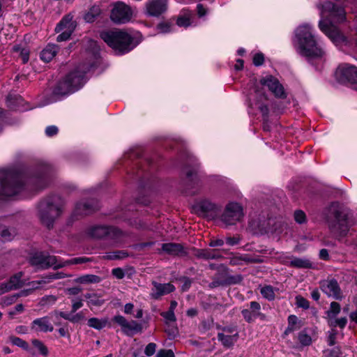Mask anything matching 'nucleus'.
Wrapping results in <instances>:
<instances>
[{
  "label": "nucleus",
  "mask_w": 357,
  "mask_h": 357,
  "mask_svg": "<svg viewBox=\"0 0 357 357\" xmlns=\"http://www.w3.org/2000/svg\"><path fill=\"white\" fill-rule=\"evenodd\" d=\"M317 8L320 10V30L335 44L344 41V37L333 22L340 23L345 20L344 9L331 1H327L324 5H318Z\"/></svg>",
  "instance_id": "nucleus-1"
},
{
  "label": "nucleus",
  "mask_w": 357,
  "mask_h": 357,
  "mask_svg": "<svg viewBox=\"0 0 357 357\" xmlns=\"http://www.w3.org/2000/svg\"><path fill=\"white\" fill-rule=\"evenodd\" d=\"M294 44L297 52L309 58H321L325 54L324 48L315 40L312 26L308 24L298 26L295 30Z\"/></svg>",
  "instance_id": "nucleus-2"
},
{
  "label": "nucleus",
  "mask_w": 357,
  "mask_h": 357,
  "mask_svg": "<svg viewBox=\"0 0 357 357\" xmlns=\"http://www.w3.org/2000/svg\"><path fill=\"white\" fill-rule=\"evenodd\" d=\"M326 220L330 230L344 236L352 222V213L349 208L339 202H333L324 211Z\"/></svg>",
  "instance_id": "nucleus-3"
},
{
  "label": "nucleus",
  "mask_w": 357,
  "mask_h": 357,
  "mask_svg": "<svg viewBox=\"0 0 357 357\" xmlns=\"http://www.w3.org/2000/svg\"><path fill=\"white\" fill-rule=\"evenodd\" d=\"M63 199L58 195L47 197L38 205V217L41 223L48 228L52 227L54 220L62 213Z\"/></svg>",
  "instance_id": "nucleus-4"
},
{
  "label": "nucleus",
  "mask_w": 357,
  "mask_h": 357,
  "mask_svg": "<svg viewBox=\"0 0 357 357\" xmlns=\"http://www.w3.org/2000/svg\"><path fill=\"white\" fill-rule=\"evenodd\" d=\"M100 38L118 54L127 53L135 46L133 38L124 31H103Z\"/></svg>",
  "instance_id": "nucleus-5"
},
{
  "label": "nucleus",
  "mask_w": 357,
  "mask_h": 357,
  "mask_svg": "<svg viewBox=\"0 0 357 357\" xmlns=\"http://www.w3.org/2000/svg\"><path fill=\"white\" fill-rule=\"evenodd\" d=\"M23 189L21 176L10 171L0 170V199L15 196Z\"/></svg>",
  "instance_id": "nucleus-6"
},
{
  "label": "nucleus",
  "mask_w": 357,
  "mask_h": 357,
  "mask_svg": "<svg viewBox=\"0 0 357 357\" xmlns=\"http://www.w3.org/2000/svg\"><path fill=\"white\" fill-rule=\"evenodd\" d=\"M132 15L130 6L122 1H117L114 3L110 18L116 24H126L131 20Z\"/></svg>",
  "instance_id": "nucleus-7"
},
{
  "label": "nucleus",
  "mask_w": 357,
  "mask_h": 357,
  "mask_svg": "<svg viewBox=\"0 0 357 357\" xmlns=\"http://www.w3.org/2000/svg\"><path fill=\"white\" fill-rule=\"evenodd\" d=\"M243 216L242 206L238 203L231 202L227 205L221 216V221L225 226L234 225L240 221Z\"/></svg>",
  "instance_id": "nucleus-8"
},
{
  "label": "nucleus",
  "mask_w": 357,
  "mask_h": 357,
  "mask_svg": "<svg viewBox=\"0 0 357 357\" xmlns=\"http://www.w3.org/2000/svg\"><path fill=\"white\" fill-rule=\"evenodd\" d=\"M30 264L36 269H47L53 267L54 269L64 266L63 264H58L56 257L36 254L29 259Z\"/></svg>",
  "instance_id": "nucleus-9"
},
{
  "label": "nucleus",
  "mask_w": 357,
  "mask_h": 357,
  "mask_svg": "<svg viewBox=\"0 0 357 357\" xmlns=\"http://www.w3.org/2000/svg\"><path fill=\"white\" fill-rule=\"evenodd\" d=\"M335 75L340 82L357 83V67L354 66L341 64L337 68Z\"/></svg>",
  "instance_id": "nucleus-10"
},
{
  "label": "nucleus",
  "mask_w": 357,
  "mask_h": 357,
  "mask_svg": "<svg viewBox=\"0 0 357 357\" xmlns=\"http://www.w3.org/2000/svg\"><path fill=\"white\" fill-rule=\"evenodd\" d=\"M74 28L75 25L73 17L70 15L65 16L55 28L56 33L61 32L57 36V41L61 42L67 40L70 38Z\"/></svg>",
  "instance_id": "nucleus-11"
},
{
  "label": "nucleus",
  "mask_w": 357,
  "mask_h": 357,
  "mask_svg": "<svg viewBox=\"0 0 357 357\" xmlns=\"http://www.w3.org/2000/svg\"><path fill=\"white\" fill-rule=\"evenodd\" d=\"M168 0H148L145 3V13L151 17H159L167 10Z\"/></svg>",
  "instance_id": "nucleus-12"
},
{
  "label": "nucleus",
  "mask_w": 357,
  "mask_h": 357,
  "mask_svg": "<svg viewBox=\"0 0 357 357\" xmlns=\"http://www.w3.org/2000/svg\"><path fill=\"white\" fill-rule=\"evenodd\" d=\"M260 83L261 85L268 87L276 98H286L284 87L277 78L271 75L266 76L260 80Z\"/></svg>",
  "instance_id": "nucleus-13"
},
{
  "label": "nucleus",
  "mask_w": 357,
  "mask_h": 357,
  "mask_svg": "<svg viewBox=\"0 0 357 357\" xmlns=\"http://www.w3.org/2000/svg\"><path fill=\"white\" fill-rule=\"evenodd\" d=\"M248 306V308L241 311V314L247 322H253L257 318H259L262 321L266 320V317L261 312V306L258 302L252 301Z\"/></svg>",
  "instance_id": "nucleus-14"
},
{
  "label": "nucleus",
  "mask_w": 357,
  "mask_h": 357,
  "mask_svg": "<svg viewBox=\"0 0 357 357\" xmlns=\"http://www.w3.org/2000/svg\"><path fill=\"white\" fill-rule=\"evenodd\" d=\"M113 320L121 327L123 333L128 335H132L135 333L142 331V324L135 321H128L121 315L115 316Z\"/></svg>",
  "instance_id": "nucleus-15"
},
{
  "label": "nucleus",
  "mask_w": 357,
  "mask_h": 357,
  "mask_svg": "<svg viewBox=\"0 0 357 357\" xmlns=\"http://www.w3.org/2000/svg\"><path fill=\"white\" fill-rule=\"evenodd\" d=\"M69 79L70 84L65 89H61V86L57 89V92L59 93H72L79 89H80L84 84V77L83 75L78 74L77 72L70 73L67 76Z\"/></svg>",
  "instance_id": "nucleus-16"
},
{
  "label": "nucleus",
  "mask_w": 357,
  "mask_h": 357,
  "mask_svg": "<svg viewBox=\"0 0 357 357\" xmlns=\"http://www.w3.org/2000/svg\"><path fill=\"white\" fill-rule=\"evenodd\" d=\"M120 233L116 228L102 225L91 227L88 231V234L93 238H102L107 236H116Z\"/></svg>",
  "instance_id": "nucleus-17"
},
{
  "label": "nucleus",
  "mask_w": 357,
  "mask_h": 357,
  "mask_svg": "<svg viewBox=\"0 0 357 357\" xmlns=\"http://www.w3.org/2000/svg\"><path fill=\"white\" fill-rule=\"evenodd\" d=\"M194 209L200 216L213 218L216 215L218 207L208 200H202L195 205Z\"/></svg>",
  "instance_id": "nucleus-18"
},
{
  "label": "nucleus",
  "mask_w": 357,
  "mask_h": 357,
  "mask_svg": "<svg viewBox=\"0 0 357 357\" xmlns=\"http://www.w3.org/2000/svg\"><path fill=\"white\" fill-rule=\"evenodd\" d=\"M322 291L329 297L335 299L342 298V292L337 282L334 280H326L321 282L320 285Z\"/></svg>",
  "instance_id": "nucleus-19"
},
{
  "label": "nucleus",
  "mask_w": 357,
  "mask_h": 357,
  "mask_svg": "<svg viewBox=\"0 0 357 357\" xmlns=\"http://www.w3.org/2000/svg\"><path fill=\"white\" fill-rule=\"evenodd\" d=\"M283 264L297 268H311L312 264L306 258H298L291 256H285L282 258Z\"/></svg>",
  "instance_id": "nucleus-20"
},
{
  "label": "nucleus",
  "mask_w": 357,
  "mask_h": 357,
  "mask_svg": "<svg viewBox=\"0 0 357 357\" xmlns=\"http://www.w3.org/2000/svg\"><path fill=\"white\" fill-rule=\"evenodd\" d=\"M31 329L37 332H52L54 330L48 316L34 319L31 323Z\"/></svg>",
  "instance_id": "nucleus-21"
},
{
  "label": "nucleus",
  "mask_w": 357,
  "mask_h": 357,
  "mask_svg": "<svg viewBox=\"0 0 357 357\" xmlns=\"http://www.w3.org/2000/svg\"><path fill=\"white\" fill-rule=\"evenodd\" d=\"M86 310H82L79 312H70L69 313L65 312H54L55 316H60L66 320H68L73 324H78L86 320Z\"/></svg>",
  "instance_id": "nucleus-22"
},
{
  "label": "nucleus",
  "mask_w": 357,
  "mask_h": 357,
  "mask_svg": "<svg viewBox=\"0 0 357 357\" xmlns=\"http://www.w3.org/2000/svg\"><path fill=\"white\" fill-rule=\"evenodd\" d=\"M162 250L166 254L173 256H185L187 255L186 249L179 243H163L162 245Z\"/></svg>",
  "instance_id": "nucleus-23"
},
{
  "label": "nucleus",
  "mask_w": 357,
  "mask_h": 357,
  "mask_svg": "<svg viewBox=\"0 0 357 357\" xmlns=\"http://www.w3.org/2000/svg\"><path fill=\"white\" fill-rule=\"evenodd\" d=\"M66 275L62 272H58L54 273H49L45 276H43L40 280L36 281H32L30 284L33 289H38L40 286L48 284L52 282L54 280H58L64 278Z\"/></svg>",
  "instance_id": "nucleus-24"
},
{
  "label": "nucleus",
  "mask_w": 357,
  "mask_h": 357,
  "mask_svg": "<svg viewBox=\"0 0 357 357\" xmlns=\"http://www.w3.org/2000/svg\"><path fill=\"white\" fill-rule=\"evenodd\" d=\"M153 284L154 286V291L152 293L151 296L155 299H158L162 295L171 293L175 289V287L171 283L160 284L154 282Z\"/></svg>",
  "instance_id": "nucleus-25"
},
{
  "label": "nucleus",
  "mask_w": 357,
  "mask_h": 357,
  "mask_svg": "<svg viewBox=\"0 0 357 357\" xmlns=\"http://www.w3.org/2000/svg\"><path fill=\"white\" fill-rule=\"evenodd\" d=\"M96 210L91 202L84 201L78 202L74 210V215L84 216L93 213Z\"/></svg>",
  "instance_id": "nucleus-26"
},
{
  "label": "nucleus",
  "mask_w": 357,
  "mask_h": 357,
  "mask_svg": "<svg viewBox=\"0 0 357 357\" xmlns=\"http://www.w3.org/2000/svg\"><path fill=\"white\" fill-rule=\"evenodd\" d=\"M58 50L57 45L49 44L40 52V59L45 62H49L56 56Z\"/></svg>",
  "instance_id": "nucleus-27"
},
{
  "label": "nucleus",
  "mask_w": 357,
  "mask_h": 357,
  "mask_svg": "<svg viewBox=\"0 0 357 357\" xmlns=\"http://www.w3.org/2000/svg\"><path fill=\"white\" fill-rule=\"evenodd\" d=\"M238 339V333L236 332L234 335H227L223 333L218 334V340L222 344L227 348L231 347Z\"/></svg>",
  "instance_id": "nucleus-28"
},
{
  "label": "nucleus",
  "mask_w": 357,
  "mask_h": 357,
  "mask_svg": "<svg viewBox=\"0 0 357 357\" xmlns=\"http://www.w3.org/2000/svg\"><path fill=\"white\" fill-rule=\"evenodd\" d=\"M108 324V319L107 318H102L99 319L97 317H92L88 319L87 325L90 328H93L96 330H102L105 328Z\"/></svg>",
  "instance_id": "nucleus-29"
},
{
  "label": "nucleus",
  "mask_w": 357,
  "mask_h": 357,
  "mask_svg": "<svg viewBox=\"0 0 357 357\" xmlns=\"http://www.w3.org/2000/svg\"><path fill=\"white\" fill-rule=\"evenodd\" d=\"M84 297L87 301V305L89 307L93 306L99 307L105 302L101 296L97 294H86Z\"/></svg>",
  "instance_id": "nucleus-30"
},
{
  "label": "nucleus",
  "mask_w": 357,
  "mask_h": 357,
  "mask_svg": "<svg viewBox=\"0 0 357 357\" xmlns=\"http://www.w3.org/2000/svg\"><path fill=\"white\" fill-rule=\"evenodd\" d=\"M192 14L188 10H183L177 19L176 24L179 26L188 27L191 24Z\"/></svg>",
  "instance_id": "nucleus-31"
},
{
  "label": "nucleus",
  "mask_w": 357,
  "mask_h": 357,
  "mask_svg": "<svg viewBox=\"0 0 357 357\" xmlns=\"http://www.w3.org/2000/svg\"><path fill=\"white\" fill-rule=\"evenodd\" d=\"M75 281L82 284L98 283L100 282V278L96 275L89 274L79 277Z\"/></svg>",
  "instance_id": "nucleus-32"
},
{
  "label": "nucleus",
  "mask_w": 357,
  "mask_h": 357,
  "mask_svg": "<svg viewBox=\"0 0 357 357\" xmlns=\"http://www.w3.org/2000/svg\"><path fill=\"white\" fill-rule=\"evenodd\" d=\"M128 256V254L125 250H116L106 253L104 258L109 260L122 259Z\"/></svg>",
  "instance_id": "nucleus-33"
},
{
  "label": "nucleus",
  "mask_w": 357,
  "mask_h": 357,
  "mask_svg": "<svg viewBox=\"0 0 357 357\" xmlns=\"http://www.w3.org/2000/svg\"><path fill=\"white\" fill-rule=\"evenodd\" d=\"M100 8L98 6H92L90 10L84 15V20L87 22H93L95 19L100 15Z\"/></svg>",
  "instance_id": "nucleus-34"
},
{
  "label": "nucleus",
  "mask_w": 357,
  "mask_h": 357,
  "mask_svg": "<svg viewBox=\"0 0 357 357\" xmlns=\"http://www.w3.org/2000/svg\"><path fill=\"white\" fill-rule=\"evenodd\" d=\"M260 293L264 298L268 301L274 300L275 296L273 287L270 285L261 288Z\"/></svg>",
  "instance_id": "nucleus-35"
},
{
  "label": "nucleus",
  "mask_w": 357,
  "mask_h": 357,
  "mask_svg": "<svg viewBox=\"0 0 357 357\" xmlns=\"http://www.w3.org/2000/svg\"><path fill=\"white\" fill-rule=\"evenodd\" d=\"M21 278L22 273H18L10 278L8 284L10 285L12 290L17 289L22 286V282L21 281Z\"/></svg>",
  "instance_id": "nucleus-36"
},
{
  "label": "nucleus",
  "mask_w": 357,
  "mask_h": 357,
  "mask_svg": "<svg viewBox=\"0 0 357 357\" xmlns=\"http://www.w3.org/2000/svg\"><path fill=\"white\" fill-rule=\"evenodd\" d=\"M31 343L34 347H36L39 353L44 356H47L48 355V349L47 347L39 340L33 339L31 340Z\"/></svg>",
  "instance_id": "nucleus-37"
},
{
  "label": "nucleus",
  "mask_w": 357,
  "mask_h": 357,
  "mask_svg": "<svg viewBox=\"0 0 357 357\" xmlns=\"http://www.w3.org/2000/svg\"><path fill=\"white\" fill-rule=\"evenodd\" d=\"M298 339L300 344L304 347L310 346L312 342L311 336L308 335L305 331L299 333Z\"/></svg>",
  "instance_id": "nucleus-38"
},
{
  "label": "nucleus",
  "mask_w": 357,
  "mask_h": 357,
  "mask_svg": "<svg viewBox=\"0 0 357 357\" xmlns=\"http://www.w3.org/2000/svg\"><path fill=\"white\" fill-rule=\"evenodd\" d=\"M172 24L168 22H162L159 23L156 26L158 33H168L172 31Z\"/></svg>",
  "instance_id": "nucleus-39"
},
{
  "label": "nucleus",
  "mask_w": 357,
  "mask_h": 357,
  "mask_svg": "<svg viewBox=\"0 0 357 357\" xmlns=\"http://www.w3.org/2000/svg\"><path fill=\"white\" fill-rule=\"evenodd\" d=\"M10 342L15 346H17L20 348H22L23 349L28 351L29 347L28 343L23 340L22 339L15 337V336H10L9 337Z\"/></svg>",
  "instance_id": "nucleus-40"
},
{
  "label": "nucleus",
  "mask_w": 357,
  "mask_h": 357,
  "mask_svg": "<svg viewBox=\"0 0 357 357\" xmlns=\"http://www.w3.org/2000/svg\"><path fill=\"white\" fill-rule=\"evenodd\" d=\"M328 324L331 327L339 326L341 328H344L347 324V319L346 317H341L339 319L332 318L328 319Z\"/></svg>",
  "instance_id": "nucleus-41"
},
{
  "label": "nucleus",
  "mask_w": 357,
  "mask_h": 357,
  "mask_svg": "<svg viewBox=\"0 0 357 357\" xmlns=\"http://www.w3.org/2000/svg\"><path fill=\"white\" fill-rule=\"evenodd\" d=\"M340 305L337 302H332L330 305V310L328 311V319L335 318L340 312Z\"/></svg>",
  "instance_id": "nucleus-42"
},
{
  "label": "nucleus",
  "mask_w": 357,
  "mask_h": 357,
  "mask_svg": "<svg viewBox=\"0 0 357 357\" xmlns=\"http://www.w3.org/2000/svg\"><path fill=\"white\" fill-rule=\"evenodd\" d=\"M197 256L199 258L206 259H216L219 257L214 254L213 252L211 250H199L197 251Z\"/></svg>",
  "instance_id": "nucleus-43"
},
{
  "label": "nucleus",
  "mask_w": 357,
  "mask_h": 357,
  "mask_svg": "<svg viewBox=\"0 0 357 357\" xmlns=\"http://www.w3.org/2000/svg\"><path fill=\"white\" fill-rule=\"evenodd\" d=\"M57 301V297L54 295L45 296L41 299V305L43 306L53 305Z\"/></svg>",
  "instance_id": "nucleus-44"
},
{
  "label": "nucleus",
  "mask_w": 357,
  "mask_h": 357,
  "mask_svg": "<svg viewBox=\"0 0 357 357\" xmlns=\"http://www.w3.org/2000/svg\"><path fill=\"white\" fill-rule=\"evenodd\" d=\"M70 80L69 79H68V77H66L63 80L59 82L58 83V84L56 85V86L55 87V89H54V93L56 96L68 95V93H59L56 91L59 88L60 86H61V89L66 88V86H68V84H70Z\"/></svg>",
  "instance_id": "nucleus-45"
},
{
  "label": "nucleus",
  "mask_w": 357,
  "mask_h": 357,
  "mask_svg": "<svg viewBox=\"0 0 357 357\" xmlns=\"http://www.w3.org/2000/svg\"><path fill=\"white\" fill-rule=\"evenodd\" d=\"M296 305L298 307H302L303 309L309 308V307H310L309 301L307 299L304 298L303 297L300 296H296Z\"/></svg>",
  "instance_id": "nucleus-46"
},
{
  "label": "nucleus",
  "mask_w": 357,
  "mask_h": 357,
  "mask_svg": "<svg viewBox=\"0 0 357 357\" xmlns=\"http://www.w3.org/2000/svg\"><path fill=\"white\" fill-rule=\"evenodd\" d=\"M15 235L14 231H9L8 229L2 230L1 232V236L5 241H10Z\"/></svg>",
  "instance_id": "nucleus-47"
},
{
  "label": "nucleus",
  "mask_w": 357,
  "mask_h": 357,
  "mask_svg": "<svg viewBox=\"0 0 357 357\" xmlns=\"http://www.w3.org/2000/svg\"><path fill=\"white\" fill-rule=\"evenodd\" d=\"M294 219L296 222L299 224H302L305 222L306 216L303 211H296L294 213Z\"/></svg>",
  "instance_id": "nucleus-48"
},
{
  "label": "nucleus",
  "mask_w": 357,
  "mask_h": 357,
  "mask_svg": "<svg viewBox=\"0 0 357 357\" xmlns=\"http://www.w3.org/2000/svg\"><path fill=\"white\" fill-rule=\"evenodd\" d=\"M156 357H175L171 349H160L157 353Z\"/></svg>",
  "instance_id": "nucleus-49"
},
{
  "label": "nucleus",
  "mask_w": 357,
  "mask_h": 357,
  "mask_svg": "<svg viewBox=\"0 0 357 357\" xmlns=\"http://www.w3.org/2000/svg\"><path fill=\"white\" fill-rule=\"evenodd\" d=\"M156 349V344L155 343H149L146 345L144 353L146 356H151L154 354Z\"/></svg>",
  "instance_id": "nucleus-50"
},
{
  "label": "nucleus",
  "mask_w": 357,
  "mask_h": 357,
  "mask_svg": "<svg viewBox=\"0 0 357 357\" xmlns=\"http://www.w3.org/2000/svg\"><path fill=\"white\" fill-rule=\"evenodd\" d=\"M82 306H83V302L81 299H79V298L73 299V300H72V308H71L70 312H77V310L81 308Z\"/></svg>",
  "instance_id": "nucleus-51"
},
{
  "label": "nucleus",
  "mask_w": 357,
  "mask_h": 357,
  "mask_svg": "<svg viewBox=\"0 0 357 357\" xmlns=\"http://www.w3.org/2000/svg\"><path fill=\"white\" fill-rule=\"evenodd\" d=\"M161 315L167 321H176V317L174 314V312L172 310H168L165 312H162Z\"/></svg>",
  "instance_id": "nucleus-52"
},
{
  "label": "nucleus",
  "mask_w": 357,
  "mask_h": 357,
  "mask_svg": "<svg viewBox=\"0 0 357 357\" xmlns=\"http://www.w3.org/2000/svg\"><path fill=\"white\" fill-rule=\"evenodd\" d=\"M264 61V54L261 53L256 54L253 57V63L256 66H259L263 64Z\"/></svg>",
  "instance_id": "nucleus-53"
},
{
  "label": "nucleus",
  "mask_w": 357,
  "mask_h": 357,
  "mask_svg": "<svg viewBox=\"0 0 357 357\" xmlns=\"http://www.w3.org/2000/svg\"><path fill=\"white\" fill-rule=\"evenodd\" d=\"M256 105L257 106L258 109L261 112L264 119H266L268 116V108L266 105L261 104L258 102H257Z\"/></svg>",
  "instance_id": "nucleus-54"
},
{
  "label": "nucleus",
  "mask_w": 357,
  "mask_h": 357,
  "mask_svg": "<svg viewBox=\"0 0 357 357\" xmlns=\"http://www.w3.org/2000/svg\"><path fill=\"white\" fill-rule=\"evenodd\" d=\"M337 335V331L335 329H331L328 332V342L330 346H333L335 344V339Z\"/></svg>",
  "instance_id": "nucleus-55"
},
{
  "label": "nucleus",
  "mask_w": 357,
  "mask_h": 357,
  "mask_svg": "<svg viewBox=\"0 0 357 357\" xmlns=\"http://www.w3.org/2000/svg\"><path fill=\"white\" fill-rule=\"evenodd\" d=\"M297 322H298V318L296 315L291 314V315L289 316V317H288L289 326H288L287 330L293 331L294 329V326L295 324H296Z\"/></svg>",
  "instance_id": "nucleus-56"
},
{
  "label": "nucleus",
  "mask_w": 357,
  "mask_h": 357,
  "mask_svg": "<svg viewBox=\"0 0 357 357\" xmlns=\"http://www.w3.org/2000/svg\"><path fill=\"white\" fill-rule=\"evenodd\" d=\"M58 132V128L55 126H50L46 128L45 133L47 136L52 137Z\"/></svg>",
  "instance_id": "nucleus-57"
},
{
  "label": "nucleus",
  "mask_w": 357,
  "mask_h": 357,
  "mask_svg": "<svg viewBox=\"0 0 357 357\" xmlns=\"http://www.w3.org/2000/svg\"><path fill=\"white\" fill-rule=\"evenodd\" d=\"M112 274L114 277H116L118 279H122L125 274L121 268H116L112 270Z\"/></svg>",
  "instance_id": "nucleus-58"
},
{
  "label": "nucleus",
  "mask_w": 357,
  "mask_h": 357,
  "mask_svg": "<svg viewBox=\"0 0 357 357\" xmlns=\"http://www.w3.org/2000/svg\"><path fill=\"white\" fill-rule=\"evenodd\" d=\"M224 243V241L220 238L211 239L208 245L211 247H219L223 245Z\"/></svg>",
  "instance_id": "nucleus-59"
},
{
  "label": "nucleus",
  "mask_w": 357,
  "mask_h": 357,
  "mask_svg": "<svg viewBox=\"0 0 357 357\" xmlns=\"http://www.w3.org/2000/svg\"><path fill=\"white\" fill-rule=\"evenodd\" d=\"M20 56H21L22 62L24 63H26L29 61V50H26V49L22 50V51L20 52Z\"/></svg>",
  "instance_id": "nucleus-60"
},
{
  "label": "nucleus",
  "mask_w": 357,
  "mask_h": 357,
  "mask_svg": "<svg viewBox=\"0 0 357 357\" xmlns=\"http://www.w3.org/2000/svg\"><path fill=\"white\" fill-rule=\"evenodd\" d=\"M12 290L10 285L8 284V282H3L0 284V294H3L4 293H6L9 291Z\"/></svg>",
  "instance_id": "nucleus-61"
},
{
  "label": "nucleus",
  "mask_w": 357,
  "mask_h": 357,
  "mask_svg": "<svg viewBox=\"0 0 357 357\" xmlns=\"http://www.w3.org/2000/svg\"><path fill=\"white\" fill-rule=\"evenodd\" d=\"M80 287H71L66 289V292L70 295H77L82 291Z\"/></svg>",
  "instance_id": "nucleus-62"
},
{
  "label": "nucleus",
  "mask_w": 357,
  "mask_h": 357,
  "mask_svg": "<svg viewBox=\"0 0 357 357\" xmlns=\"http://www.w3.org/2000/svg\"><path fill=\"white\" fill-rule=\"evenodd\" d=\"M239 243V238L237 237H227L226 238V243L229 245H234Z\"/></svg>",
  "instance_id": "nucleus-63"
},
{
  "label": "nucleus",
  "mask_w": 357,
  "mask_h": 357,
  "mask_svg": "<svg viewBox=\"0 0 357 357\" xmlns=\"http://www.w3.org/2000/svg\"><path fill=\"white\" fill-rule=\"evenodd\" d=\"M229 280L230 283L236 284V283L241 282L243 280V278L241 275H237L229 278Z\"/></svg>",
  "instance_id": "nucleus-64"
}]
</instances>
